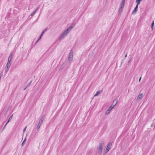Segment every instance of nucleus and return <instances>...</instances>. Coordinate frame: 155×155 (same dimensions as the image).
Here are the masks:
<instances>
[{"label":"nucleus","mask_w":155,"mask_h":155,"mask_svg":"<svg viewBox=\"0 0 155 155\" xmlns=\"http://www.w3.org/2000/svg\"><path fill=\"white\" fill-rule=\"evenodd\" d=\"M102 91H97L96 94L94 95V96H98L101 93Z\"/></svg>","instance_id":"nucleus-10"},{"label":"nucleus","mask_w":155,"mask_h":155,"mask_svg":"<svg viewBox=\"0 0 155 155\" xmlns=\"http://www.w3.org/2000/svg\"><path fill=\"white\" fill-rule=\"evenodd\" d=\"M154 25V21H153L151 24V28L152 29V30L153 29V26Z\"/></svg>","instance_id":"nucleus-19"},{"label":"nucleus","mask_w":155,"mask_h":155,"mask_svg":"<svg viewBox=\"0 0 155 155\" xmlns=\"http://www.w3.org/2000/svg\"><path fill=\"white\" fill-rule=\"evenodd\" d=\"M27 127H25L23 130V131L24 132L26 130Z\"/></svg>","instance_id":"nucleus-25"},{"label":"nucleus","mask_w":155,"mask_h":155,"mask_svg":"<svg viewBox=\"0 0 155 155\" xmlns=\"http://www.w3.org/2000/svg\"><path fill=\"white\" fill-rule=\"evenodd\" d=\"M138 8V5H136L134 10L132 11V14H133L137 12Z\"/></svg>","instance_id":"nucleus-9"},{"label":"nucleus","mask_w":155,"mask_h":155,"mask_svg":"<svg viewBox=\"0 0 155 155\" xmlns=\"http://www.w3.org/2000/svg\"><path fill=\"white\" fill-rule=\"evenodd\" d=\"M70 31L68 29V28L64 31L63 33L61 35L60 37L59 38V40H61L64 37H65L69 32Z\"/></svg>","instance_id":"nucleus-2"},{"label":"nucleus","mask_w":155,"mask_h":155,"mask_svg":"<svg viewBox=\"0 0 155 155\" xmlns=\"http://www.w3.org/2000/svg\"><path fill=\"white\" fill-rule=\"evenodd\" d=\"M39 8V7H38L37 8H36L35 10L33 11L31 14V16H33L34 14H35V12H36L38 10V9Z\"/></svg>","instance_id":"nucleus-12"},{"label":"nucleus","mask_w":155,"mask_h":155,"mask_svg":"<svg viewBox=\"0 0 155 155\" xmlns=\"http://www.w3.org/2000/svg\"><path fill=\"white\" fill-rule=\"evenodd\" d=\"M112 146V142H110L107 144V148L105 151V153H107L110 150Z\"/></svg>","instance_id":"nucleus-6"},{"label":"nucleus","mask_w":155,"mask_h":155,"mask_svg":"<svg viewBox=\"0 0 155 155\" xmlns=\"http://www.w3.org/2000/svg\"><path fill=\"white\" fill-rule=\"evenodd\" d=\"M44 32H44V31H43L41 33V35H42H42H43V34H44Z\"/></svg>","instance_id":"nucleus-26"},{"label":"nucleus","mask_w":155,"mask_h":155,"mask_svg":"<svg viewBox=\"0 0 155 155\" xmlns=\"http://www.w3.org/2000/svg\"><path fill=\"white\" fill-rule=\"evenodd\" d=\"M143 97V94H140L139 95V96L137 97V100H139V99L140 100Z\"/></svg>","instance_id":"nucleus-13"},{"label":"nucleus","mask_w":155,"mask_h":155,"mask_svg":"<svg viewBox=\"0 0 155 155\" xmlns=\"http://www.w3.org/2000/svg\"><path fill=\"white\" fill-rule=\"evenodd\" d=\"M42 36V35H40V36L39 37L38 39L37 40V41L35 43H37L39 40H40L41 39Z\"/></svg>","instance_id":"nucleus-21"},{"label":"nucleus","mask_w":155,"mask_h":155,"mask_svg":"<svg viewBox=\"0 0 155 155\" xmlns=\"http://www.w3.org/2000/svg\"><path fill=\"white\" fill-rule=\"evenodd\" d=\"M141 79V78H139V81H140V80Z\"/></svg>","instance_id":"nucleus-29"},{"label":"nucleus","mask_w":155,"mask_h":155,"mask_svg":"<svg viewBox=\"0 0 155 155\" xmlns=\"http://www.w3.org/2000/svg\"><path fill=\"white\" fill-rule=\"evenodd\" d=\"M12 57V54L11 53L10 54V55L8 57V62H7V63L6 65V68H5V74L7 72L9 67L10 66V65H11L10 62H11V61Z\"/></svg>","instance_id":"nucleus-1"},{"label":"nucleus","mask_w":155,"mask_h":155,"mask_svg":"<svg viewBox=\"0 0 155 155\" xmlns=\"http://www.w3.org/2000/svg\"><path fill=\"white\" fill-rule=\"evenodd\" d=\"M12 115L11 116H10L7 122V123H8L12 119Z\"/></svg>","instance_id":"nucleus-18"},{"label":"nucleus","mask_w":155,"mask_h":155,"mask_svg":"<svg viewBox=\"0 0 155 155\" xmlns=\"http://www.w3.org/2000/svg\"><path fill=\"white\" fill-rule=\"evenodd\" d=\"M44 119V116L43 115H42L40 119V120L39 123L38 124V125H37V129L38 130L39 129L40 127V126L41 124L42 123L43 120Z\"/></svg>","instance_id":"nucleus-5"},{"label":"nucleus","mask_w":155,"mask_h":155,"mask_svg":"<svg viewBox=\"0 0 155 155\" xmlns=\"http://www.w3.org/2000/svg\"><path fill=\"white\" fill-rule=\"evenodd\" d=\"M47 29L48 28H46L43 31H44V32H45L47 30Z\"/></svg>","instance_id":"nucleus-23"},{"label":"nucleus","mask_w":155,"mask_h":155,"mask_svg":"<svg viewBox=\"0 0 155 155\" xmlns=\"http://www.w3.org/2000/svg\"><path fill=\"white\" fill-rule=\"evenodd\" d=\"M115 101L114 102V104L113 103L112 104H115Z\"/></svg>","instance_id":"nucleus-30"},{"label":"nucleus","mask_w":155,"mask_h":155,"mask_svg":"<svg viewBox=\"0 0 155 155\" xmlns=\"http://www.w3.org/2000/svg\"><path fill=\"white\" fill-rule=\"evenodd\" d=\"M124 6H122L120 5V7L118 11V15H121L122 12L123 11V8H124Z\"/></svg>","instance_id":"nucleus-7"},{"label":"nucleus","mask_w":155,"mask_h":155,"mask_svg":"<svg viewBox=\"0 0 155 155\" xmlns=\"http://www.w3.org/2000/svg\"><path fill=\"white\" fill-rule=\"evenodd\" d=\"M73 51L72 50H71L69 53V57H70V58H73Z\"/></svg>","instance_id":"nucleus-11"},{"label":"nucleus","mask_w":155,"mask_h":155,"mask_svg":"<svg viewBox=\"0 0 155 155\" xmlns=\"http://www.w3.org/2000/svg\"><path fill=\"white\" fill-rule=\"evenodd\" d=\"M75 24L76 23L75 22L73 23L71 26H69L67 28L70 31L71 29L74 27Z\"/></svg>","instance_id":"nucleus-8"},{"label":"nucleus","mask_w":155,"mask_h":155,"mask_svg":"<svg viewBox=\"0 0 155 155\" xmlns=\"http://www.w3.org/2000/svg\"><path fill=\"white\" fill-rule=\"evenodd\" d=\"M104 142H101L98 148V152L99 154H101L102 152L103 147L104 146Z\"/></svg>","instance_id":"nucleus-4"},{"label":"nucleus","mask_w":155,"mask_h":155,"mask_svg":"<svg viewBox=\"0 0 155 155\" xmlns=\"http://www.w3.org/2000/svg\"><path fill=\"white\" fill-rule=\"evenodd\" d=\"M153 124H152V127L153 126Z\"/></svg>","instance_id":"nucleus-32"},{"label":"nucleus","mask_w":155,"mask_h":155,"mask_svg":"<svg viewBox=\"0 0 155 155\" xmlns=\"http://www.w3.org/2000/svg\"><path fill=\"white\" fill-rule=\"evenodd\" d=\"M115 101V104H114V105H113V107H109L108 108V109L105 112V114L106 115L110 113V111L114 107V106L116 105L117 103V100H114L113 102V104L114 103V102Z\"/></svg>","instance_id":"nucleus-3"},{"label":"nucleus","mask_w":155,"mask_h":155,"mask_svg":"<svg viewBox=\"0 0 155 155\" xmlns=\"http://www.w3.org/2000/svg\"><path fill=\"white\" fill-rule=\"evenodd\" d=\"M142 0H137L136 2L137 3L136 5H138L140 3V2L142 1Z\"/></svg>","instance_id":"nucleus-14"},{"label":"nucleus","mask_w":155,"mask_h":155,"mask_svg":"<svg viewBox=\"0 0 155 155\" xmlns=\"http://www.w3.org/2000/svg\"><path fill=\"white\" fill-rule=\"evenodd\" d=\"M125 2V0H122L121 2V4H120V5L124 6Z\"/></svg>","instance_id":"nucleus-16"},{"label":"nucleus","mask_w":155,"mask_h":155,"mask_svg":"<svg viewBox=\"0 0 155 155\" xmlns=\"http://www.w3.org/2000/svg\"><path fill=\"white\" fill-rule=\"evenodd\" d=\"M26 138H25V139H24V141H23V142H22V144H21V146H24L25 142H26Z\"/></svg>","instance_id":"nucleus-15"},{"label":"nucleus","mask_w":155,"mask_h":155,"mask_svg":"<svg viewBox=\"0 0 155 155\" xmlns=\"http://www.w3.org/2000/svg\"><path fill=\"white\" fill-rule=\"evenodd\" d=\"M130 62V60H129L128 62V63H129Z\"/></svg>","instance_id":"nucleus-31"},{"label":"nucleus","mask_w":155,"mask_h":155,"mask_svg":"<svg viewBox=\"0 0 155 155\" xmlns=\"http://www.w3.org/2000/svg\"><path fill=\"white\" fill-rule=\"evenodd\" d=\"M32 81V80H31L30 81V82H29V83L27 85V86L24 88V89H23L24 90H25L26 89L27 87H28L29 85L31 84Z\"/></svg>","instance_id":"nucleus-17"},{"label":"nucleus","mask_w":155,"mask_h":155,"mask_svg":"<svg viewBox=\"0 0 155 155\" xmlns=\"http://www.w3.org/2000/svg\"><path fill=\"white\" fill-rule=\"evenodd\" d=\"M3 73L2 72L0 74V78H1L2 76Z\"/></svg>","instance_id":"nucleus-24"},{"label":"nucleus","mask_w":155,"mask_h":155,"mask_svg":"<svg viewBox=\"0 0 155 155\" xmlns=\"http://www.w3.org/2000/svg\"><path fill=\"white\" fill-rule=\"evenodd\" d=\"M72 58H70V57H68V61H69V62H70V61H71L72 60Z\"/></svg>","instance_id":"nucleus-20"},{"label":"nucleus","mask_w":155,"mask_h":155,"mask_svg":"<svg viewBox=\"0 0 155 155\" xmlns=\"http://www.w3.org/2000/svg\"><path fill=\"white\" fill-rule=\"evenodd\" d=\"M8 124V123H6V124H5V125H4V127H3V129H2V130H3L5 127L6 126V125H7V124Z\"/></svg>","instance_id":"nucleus-22"},{"label":"nucleus","mask_w":155,"mask_h":155,"mask_svg":"<svg viewBox=\"0 0 155 155\" xmlns=\"http://www.w3.org/2000/svg\"><path fill=\"white\" fill-rule=\"evenodd\" d=\"M127 57V53H126L125 56V57L126 58Z\"/></svg>","instance_id":"nucleus-27"},{"label":"nucleus","mask_w":155,"mask_h":155,"mask_svg":"<svg viewBox=\"0 0 155 155\" xmlns=\"http://www.w3.org/2000/svg\"><path fill=\"white\" fill-rule=\"evenodd\" d=\"M114 105V104H112L111 105V106H110V107H113Z\"/></svg>","instance_id":"nucleus-28"}]
</instances>
